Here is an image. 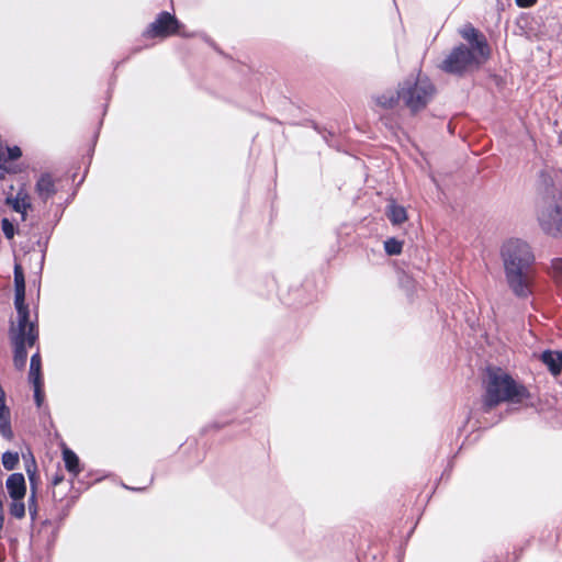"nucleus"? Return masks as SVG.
<instances>
[{
  "instance_id": "24",
  "label": "nucleus",
  "mask_w": 562,
  "mask_h": 562,
  "mask_svg": "<svg viewBox=\"0 0 562 562\" xmlns=\"http://www.w3.org/2000/svg\"><path fill=\"white\" fill-rule=\"evenodd\" d=\"M27 504H29L30 516L34 520L37 515V501H36L35 492H33L31 494V496L29 497Z\"/></svg>"
},
{
  "instance_id": "11",
  "label": "nucleus",
  "mask_w": 562,
  "mask_h": 562,
  "mask_svg": "<svg viewBox=\"0 0 562 562\" xmlns=\"http://www.w3.org/2000/svg\"><path fill=\"white\" fill-rule=\"evenodd\" d=\"M400 100H402L401 83L396 91L386 90L374 97L375 103L386 110L394 109L398 104Z\"/></svg>"
},
{
  "instance_id": "15",
  "label": "nucleus",
  "mask_w": 562,
  "mask_h": 562,
  "mask_svg": "<svg viewBox=\"0 0 562 562\" xmlns=\"http://www.w3.org/2000/svg\"><path fill=\"white\" fill-rule=\"evenodd\" d=\"M29 380L31 383L43 382L42 360L38 351L31 357Z\"/></svg>"
},
{
  "instance_id": "5",
  "label": "nucleus",
  "mask_w": 562,
  "mask_h": 562,
  "mask_svg": "<svg viewBox=\"0 0 562 562\" xmlns=\"http://www.w3.org/2000/svg\"><path fill=\"white\" fill-rule=\"evenodd\" d=\"M483 60L476 52L460 44L447 55L440 68L448 74L462 75L468 69L477 67Z\"/></svg>"
},
{
  "instance_id": "7",
  "label": "nucleus",
  "mask_w": 562,
  "mask_h": 562,
  "mask_svg": "<svg viewBox=\"0 0 562 562\" xmlns=\"http://www.w3.org/2000/svg\"><path fill=\"white\" fill-rule=\"evenodd\" d=\"M179 29L180 22L177 18L167 11H162L157 15L156 20L147 26L143 35L146 38H165L177 34Z\"/></svg>"
},
{
  "instance_id": "17",
  "label": "nucleus",
  "mask_w": 562,
  "mask_h": 562,
  "mask_svg": "<svg viewBox=\"0 0 562 562\" xmlns=\"http://www.w3.org/2000/svg\"><path fill=\"white\" fill-rule=\"evenodd\" d=\"M2 465L5 470L12 471L19 463V453L5 451L1 457Z\"/></svg>"
},
{
  "instance_id": "13",
  "label": "nucleus",
  "mask_w": 562,
  "mask_h": 562,
  "mask_svg": "<svg viewBox=\"0 0 562 562\" xmlns=\"http://www.w3.org/2000/svg\"><path fill=\"white\" fill-rule=\"evenodd\" d=\"M385 214L393 225H401L407 220L406 209L395 201H391L386 205Z\"/></svg>"
},
{
  "instance_id": "18",
  "label": "nucleus",
  "mask_w": 562,
  "mask_h": 562,
  "mask_svg": "<svg viewBox=\"0 0 562 562\" xmlns=\"http://www.w3.org/2000/svg\"><path fill=\"white\" fill-rule=\"evenodd\" d=\"M7 203L10 204L15 212L23 215L25 214L26 209L30 207V204L26 203L25 199H20L19 196L8 198Z\"/></svg>"
},
{
  "instance_id": "2",
  "label": "nucleus",
  "mask_w": 562,
  "mask_h": 562,
  "mask_svg": "<svg viewBox=\"0 0 562 562\" xmlns=\"http://www.w3.org/2000/svg\"><path fill=\"white\" fill-rule=\"evenodd\" d=\"M14 306L18 314L16 327H11V340L14 347L13 363L23 370L27 361L26 347H33L38 339L37 326L30 321L29 306L25 304V279L21 265L14 266Z\"/></svg>"
},
{
  "instance_id": "9",
  "label": "nucleus",
  "mask_w": 562,
  "mask_h": 562,
  "mask_svg": "<svg viewBox=\"0 0 562 562\" xmlns=\"http://www.w3.org/2000/svg\"><path fill=\"white\" fill-rule=\"evenodd\" d=\"M5 487L13 501L23 499L26 493L24 475L22 473H12L5 481Z\"/></svg>"
},
{
  "instance_id": "10",
  "label": "nucleus",
  "mask_w": 562,
  "mask_h": 562,
  "mask_svg": "<svg viewBox=\"0 0 562 562\" xmlns=\"http://www.w3.org/2000/svg\"><path fill=\"white\" fill-rule=\"evenodd\" d=\"M36 192L40 199L46 202L56 193L54 179L50 175H42L36 182Z\"/></svg>"
},
{
  "instance_id": "25",
  "label": "nucleus",
  "mask_w": 562,
  "mask_h": 562,
  "mask_svg": "<svg viewBox=\"0 0 562 562\" xmlns=\"http://www.w3.org/2000/svg\"><path fill=\"white\" fill-rule=\"evenodd\" d=\"M34 386V400L37 404V406H41L43 401V394H42V386L43 382L32 383Z\"/></svg>"
},
{
  "instance_id": "4",
  "label": "nucleus",
  "mask_w": 562,
  "mask_h": 562,
  "mask_svg": "<svg viewBox=\"0 0 562 562\" xmlns=\"http://www.w3.org/2000/svg\"><path fill=\"white\" fill-rule=\"evenodd\" d=\"M402 101L411 112L416 113L430 102L435 87L426 76L408 77L401 82Z\"/></svg>"
},
{
  "instance_id": "26",
  "label": "nucleus",
  "mask_w": 562,
  "mask_h": 562,
  "mask_svg": "<svg viewBox=\"0 0 562 562\" xmlns=\"http://www.w3.org/2000/svg\"><path fill=\"white\" fill-rule=\"evenodd\" d=\"M536 2H537V0H516V4H517L519 8H530V7H532Z\"/></svg>"
},
{
  "instance_id": "8",
  "label": "nucleus",
  "mask_w": 562,
  "mask_h": 562,
  "mask_svg": "<svg viewBox=\"0 0 562 562\" xmlns=\"http://www.w3.org/2000/svg\"><path fill=\"white\" fill-rule=\"evenodd\" d=\"M461 34L462 37L471 44V49L476 52L482 59H486L488 57L490 49L486 40L481 36L474 27H467L461 32Z\"/></svg>"
},
{
  "instance_id": "14",
  "label": "nucleus",
  "mask_w": 562,
  "mask_h": 562,
  "mask_svg": "<svg viewBox=\"0 0 562 562\" xmlns=\"http://www.w3.org/2000/svg\"><path fill=\"white\" fill-rule=\"evenodd\" d=\"M63 460L66 470L74 476H77L81 472L79 458L72 450L65 448L63 450Z\"/></svg>"
},
{
  "instance_id": "22",
  "label": "nucleus",
  "mask_w": 562,
  "mask_h": 562,
  "mask_svg": "<svg viewBox=\"0 0 562 562\" xmlns=\"http://www.w3.org/2000/svg\"><path fill=\"white\" fill-rule=\"evenodd\" d=\"M0 432L5 439L12 438L10 416L0 419Z\"/></svg>"
},
{
  "instance_id": "1",
  "label": "nucleus",
  "mask_w": 562,
  "mask_h": 562,
  "mask_svg": "<svg viewBox=\"0 0 562 562\" xmlns=\"http://www.w3.org/2000/svg\"><path fill=\"white\" fill-rule=\"evenodd\" d=\"M505 278L509 290L519 300H527L533 293L535 255L528 243L509 239L502 247Z\"/></svg>"
},
{
  "instance_id": "16",
  "label": "nucleus",
  "mask_w": 562,
  "mask_h": 562,
  "mask_svg": "<svg viewBox=\"0 0 562 562\" xmlns=\"http://www.w3.org/2000/svg\"><path fill=\"white\" fill-rule=\"evenodd\" d=\"M3 153H4L5 162H2L0 165V169H2V170H9L7 167V164L9 161L16 160L18 158H20L22 156V150L18 146L7 147L5 150L3 149Z\"/></svg>"
},
{
  "instance_id": "19",
  "label": "nucleus",
  "mask_w": 562,
  "mask_h": 562,
  "mask_svg": "<svg viewBox=\"0 0 562 562\" xmlns=\"http://www.w3.org/2000/svg\"><path fill=\"white\" fill-rule=\"evenodd\" d=\"M403 245L395 238H389L384 241V249L387 255H398L401 254Z\"/></svg>"
},
{
  "instance_id": "23",
  "label": "nucleus",
  "mask_w": 562,
  "mask_h": 562,
  "mask_svg": "<svg viewBox=\"0 0 562 562\" xmlns=\"http://www.w3.org/2000/svg\"><path fill=\"white\" fill-rule=\"evenodd\" d=\"M553 276L558 282H562V258L552 260Z\"/></svg>"
},
{
  "instance_id": "6",
  "label": "nucleus",
  "mask_w": 562,
  "mask_h": 562,
  "mask_svg": "<svg viewBox=\"0 0 562 562\" xmlns=\"http://www.w3.org/2000/svg\"><path fill=\"white\" fill-rule=\"evenodd\" d=\"M538 220L547 234L562 236V202L554 198L546 201Z\"/></svg>"
},
{
  "instance_id": "27",
  "label": "nucleus",
  "mask_w": 562,
  "mask_h": 562,
  "mask_svg": "<svg viewBox=\"0 0 562 562\" xmlns=\"http://www.w3.org/2000/svg\"><path fill=\"white\" fill-rule=\"evenodd\" d=\"M0 179H3V172H0Z\"/></svg>"
},
{
  "instance_id": "12",
  "label": "nucleus",
  "mask_w": 562,
  "mask_h": 562,
  "mask_svg": "<svg viewBox=\"0 0 562 562\" xmlns=\"http://www.w3.org/2000/svg\"><path fill=\"white\" fill-rule=\"evenodd\" d=\"M541 361L553 375L562 372V351L546 350L541 353Z\"/></svg>"
},
{
  "instance_id": "3",
  "label": "nucleus",
  "mask_w": 562,
  "mask_h": 562,
  "mask_svg": "<svg viewBox=\"0 0 562 562\" xmlns=\"http://www.w3.org/2000/svg\"><path fill=\"white\" fill-rule=\"evenodd\" d=\"M529 391L521 384H518L510 375L501 369H491L487 372L485 383V394L483 397V408L485 412L503 402L520 403L529 397Z\"/></svg>"
},
{
  "instance_id": "21",
  "label": "nucleus",
  "mask_w": 562,
  "mask_h": 562,
  "mask_svg": "<svg viewBox=\"0 0 562 562\" xmlns=\"http://www.w3.org/2000/svg\"><path fill=\"white\" fill-rule=\"evenodd\" d=\"M1 228L7 239H12L15 235V227L13 223L8 218H2Z\"/></svg>"
},
{
  "instance_id": "20",
  "label": "nucleus",
  "mask_w": 562,
  "mask_h": 562,
  "mask_svg": "<svg viewBox=\"0 0 562 562\" xmlns=\"http://www.w3.org/2000/svg\"><path fill=\"white\" fill-rule=\"evenodd\" d=\"M10 514L18 519H21L25 516V505L22 499L13 501L11 503Z\"/></svg>"
}]
</instances>
